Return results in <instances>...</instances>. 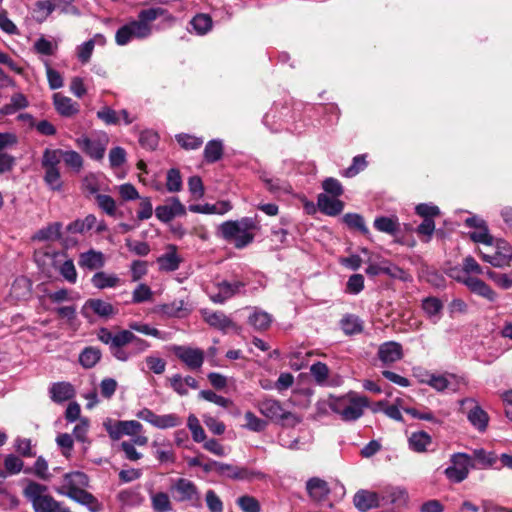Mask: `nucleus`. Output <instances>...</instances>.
<instances>
[{"mask_svg":"<svg viewBox=\"0 0 512 512\" xmlns=\"http://www.w3.org/2000/svg\"><path fill=\"white\" fill-rule=\"evenodd\" d=\"M159 17L167 21H173L174 17L168 10L162 7H151L142 9L137 15V19L131 20L118 28L115 34V42L119 46H125L132 40H143L152 35V23Z\"/></svg>","mask_w":512,"mask_h":512,"instance_id":"obj_1","label":"nucleus"},{"mask_svg":"<svg viewBox=\"0 0 512 512\" xmlns=\"http://www.w3.org/2000/svg\"><path fill=\"white\" fill-rule=\"evenodd\" d=\"M98 339L109 346L111 354L119 361H127L131 357L144 352L149 343L129 330L112 333L108 328L102 327L97 333Z\"/></svg>","mask_w":512,"mask_h":512,"instance_id":"obj_2","label":"nucleus"},{"mask_svg":"<svg viewBox=\"0 0 512 512\" xmlns=\"http://www.w3.org/2000/svg\"><path fill=\"white\" fill-rule=\"evenodd\" d=\"M257 229V222L251 217L240 220H229L219 226L220 236L227 242L233 243L237 249L248 246L254 240L253 231Z\"/></svg>","mask_w":512,"mask_h":512,"instance_id":"obj_3","label":"nucleus"},{"mask_svg":"<svg viewBox=\"0 0 512 512\" xmlns=\"http://www.w3.org/2000/svg\"><path fill=\"white\" fill-rule=\"evenodd\" d=\"M369 401L365 396H360L354 392L347 395L332 398L329 403L330 409L338 414L343 421L351 422L359 419L368 407Z\"/></svg>","mask_w":512,"mask_h":512,"instance_id":"obj_4","label":"nucleus"},{"mask_svg":"<svg viewBox=\"0 0 512 512\" xmlns=\"http://www.w3.org/2000/svg\"><path fill=\"white\" fill-rule=\"evenodd\" d=\"M63 151L64 150L59 148H46L42 154L41 166L44 169L43 180L52 191L59 192L63 188V181L61 179L59 168V165L63 160Z\"/></svg>","mask_w":512,"mask_h":512,"instance_id":"obj_5","label":"nucleus"},{"mask_svg":"<svg viewBox=\"0 0 512 512\" xmlns=\"http://www.w3.org/2000/svg\"><path fill=\"white\" fill-rule=\"evenodd\" d=\"M46 492L47 487L37 482H29L25 487L24 494L31 501L35 512H71Z\"/></svg>","mask_w":512,"mask_h":512,"instance_id":"obj_6","label":"nucleus"},{"mask_svg":"<svg viewBox=\"0 0 512 512\" xmlns=\"http://www.w3.org/2000/svg\"><path fill=\"white\" fill-rule=\"evenodd\" d=\"M451 465L444 470L446 478L452 483H461L464 481L470 472L472 465V458L466 453H454L450 457Z\"/></svg>","mask_w":512,"mask_h":512,"instance_id":"obj_7","label":"nucleus"},{"mask_svg":"<svg viewBox=\"0 0 512 512\" xmlns=\"http://www.w3.org/2000/svg\"><path fill=\"white\" fill-rule=\"evenodd\" d=\"M174 498L178 502H187L192 507H201V496L197 486L189 479L178 478L170 487Z\"/></svg>","mask_w":512,"mask_h":512,"instance_id":"obj_8","label":"nucleus"},{"mask_svg":"<svg viewBox=\"0 0 512 512\" xmlns=\"http://www.w3.org/2000/svg\"><path fill=\"white\" fill-rule=\"evenodd\" d=\"M492 252H482L480 255L485 262L490 263L494 267L509 266L512 260V247L503 239L495 240V245L492 247Z\"/></svg>","mask_w":512,"mask_h":512,"instance_id":"obj_9","label":"nucleus"},{"mask_svg":"<svg viewBox=\"0 0 512 512\" xmlns=\"http://www.w3.org/2000/svg\"><path fill=\"white\" fill-rule=\"evenodd\" d=\"M174 355L183 362L189 370H199L205 360V353L200 348L175 345L172 347Z\"/></svg>","mask_w":512,"mask_h":512,"instance_id":"obj_10","label":"nucleus"},{"mask_svg":"<svg viewBox=\"0 0 512 512\" xmlns=\"http://www.w3.org/2000/svg\"><path fill=\"white\" fill-rule=\"evenodd\" d=\"M109 139L106 134L92 139L82 136L76 140L77 146L82 149L90 158L94 160H102L108 145Z\"/></svg>","mask_w":512,"mask_h":512,"instance_id":"obj_11","label":"nucleus"},{"mask_svg":"<svg viewBox=\"0 0 512 512\" xmlns=\"http://www.w3.org/2000/svg\"><path fill=\"white\" fill-rule=\"evenodd\" d=\"M217 474L233 480L263 479L265 475L260 471L250 470L247 467H239L232 464L222 463Z\"/></svg>","mask_w":512,"mask_h":512,"instance_id":"obj_12","label":"nucleus"},{"mask_svg":"<svg viewBox=\"0 0 512 512\" xmlns=\"http://www.w3.org/2000/svg\"><path fill=\"white\" fill-rule=\"evenodd\" d=\"M155 215L161 222L168 223L177 216H185L186 208L178 197H171L165 204L156 207Z\"/></svg>","mask_w":512,"mask_h":512,"instance_id":"obj_13","label":"nucleus"},{"mask_svg":"<svg viewBox=\"0 0 512 512\" xmlns=\"http://www.w3.org/2000/svg\"><path fill=\"white\" fill-rule=\"evenodd\" d=\"M90 311L101 318H109L117 313V310L111 303L101 299L94 298L88 299L84 303L81 309V314L83 315V317L90 320Z\"/></svg>","mask_w":512,"mask_h":512,"instance_id":"obj_14","label":"nucleus"},{"mask_svg":"<svg viewBox=\"0 0 512 512\" xmlns=\"http://www.w3.org/2000/svg\"><path fill=\"white\" fill-rule=\"evenodd\" d=\"M258 409L265 417L278 421L294 418L291 412L286 411L278 400L267 398L259 402Z\"/></svg>","mask_w":512,"mask_h":512,"instance_id":"obj_15","label":"nucleus"},{"mask_svg":"<svg viewBox=\"0 0 512 512\" xmlns=\"http://www.w3.org/2000/svg\"><path fill=\"white\" fill-rule=\"evenodd\" d=\"M203 320L214 329L226 333L230 329H235L236 324L222 311H212L209 309H202L200 311Z\"/></svg>","mask_w":512,"mask_h":512,"instance_id":"obj_16","label":"nucleus"},{"mask_svg":"<svg viewBox=\"0 0 512 512\" xmlns=\"http://www.w3.org/2000/svg\"><path fill=\"white\" fill-rule=\"evenodd\" d=\"M250 310L248 324L256 331H266L273 322V316L259 307H247Z\"/></svg>","mask_w":512,"mask_h":512,"instance_id":"obj_17","label":"nucleus"},{"mask_svg":"<svg viewBox=\"0 0 512 512\" xmlns=\"http://www.w3.org/2000/svg\"><path fill=\"white\" fill-rule=\"evenodd\" d=\"M377 355L384 364L395 363L403 358V348L395 341L384 342L379 346Z\"/></svg>","mask_w":512,"mask_h":512,"instance_id":"obj_18","label":"nucleus"},{"mask_svg":"<svg viewBox=\"0 0 512 512\" xmlns=\"http://www.w3.org/2000/svg\"><path fill=\"white\" fill-rule=\"evenodd\" d=\"M463 282L472 293L485 298L489 302H495L498 298L497 293L479 278L468 276Z\"/></svg>","mask_w":512,"mask_h":512,"instance_id":"obj_19","label":"nucleus"},{"mask_svg":"<svg viewBox=\"0 0 512 512\" xmlns=\"http://www.w3.org/2000/svg\"><path fill=\"white\" fill-rule=\"evenodd\" d=\"M353 502L355 507L359 511L366 512L370 509L380 506L381 498L380 494L376 492L368 490H359L354 495Z\"/></svg>","mask_w":512,"mask_h":512,"instance_id":"obj_20","label":"nucleus"},{"mask_svg":"<svg viewBox=\"0 0 512 512\" xmlns=\"http://www.w3.org/2000/svg\"><path fill=\"white\" fill-rule=\"evenodd\" d=\"M89 484L88 476L81 471H74L66 473L63 476L62 487L58 489V492H71L72 490H81L87 487Z\"/></svg>","mask_w":512,"mask_h":512,"instance_id":"obj_21","label":"nucleus"},{"mask_svg":"<svg viewBox=\"0 0 512 512\" xmlns=\"http://www.w3.org/2000/svg\"><path fill=\"white\" fill-rule=\"evenodd\" d=\"M166 249L167 251L157 258V263L161 271L173 272L179 268L182 258L177 253L176 245L169 244Z\"/></svg>","mask_w":512,"mask_h":512,"instance_id":"obj_22","label":"nucleus"},{"mask_svg":"<svg viewBox=\"0 0 512 512\" xmlns=\"http://www.w3.org/2000/svg\"><path fill=\"white\" fill-rule=\"evenodd\" d=\"M63 495L68 496L77 503L86 506L91 512H99L102 509V504L90 492L81 490H72L71 492H62Z\"/></svg>","mask_w":512,"mask_h":512,"instance_id":"obj_23","label":"nucleus"},{"mask_svg":"<svg viewBox=\"0 0 512 512\" xmlns=\"http://www.w3.org/2000/svg\"><path fill=\"white\" fill-rule=\"evenodd\" d=\"M317 206L323 214L336 216L343 211L344 203L338 197L320 193L317 197Z\"/></svg>","mask_w":512,"mask_h":512,"instance_id":"obj_24","label":"nucleus"},{"mask_svg":"<svg viewBox=\"0 0 512 512\" xmlns=\"http://www.w3.org/2000/svg\"><path fill=\"white\" fill-rule=\"evenodd\" d=\"M306 489L309 496L316 502H322L326 500L330 493L328 483L318 477L310 478L306 483Z\"/></svg>","mask_w":512,"mask_h":512,"instance_id":"obj_25","label":"nucleus"},{"mask_svg":"<svg viewBox=\"0 0 512 512\" xmlns=\"http://www.w3.org/2000/svg\"><path fill=\"white\" fill-rule=\"evenodd\" d=\"M50 398L55 403H62L75 396V389L69 382H56L49 388Z\"/></svg>","mask_w":512,"mask_h":512,"instance_id":"obj_26","label":"nucleus"},{"mask_svg":"<svg viewBox=\"0 0 512 512\" xmlns=\"http://www.w3.org/2000/svg\"><path fill=\"white\" fill-rule=\"evenodd\" d=\"M120 425L124 435L133 437L134 443L138 446H145L148 443V438L141 435L143 426L136 420H120Z\"/></svg>","mask_w":512,"mask_h":512,"instance_id":"obj_27","label":"nucleus"},{"mask_svg":"<svg viewBox=\"0 0 512 512\" xmlns=\"http://www.w3.org/2000/svg\"><path fill=\"white\" fill-rule=\"evenodd\" d=\"M432 444V437L425 431L413 432L408 438L409 449L416 453H425Z\"/></svg>","mask_w":512,"mask_h":512,"instance_id":"obj_28","label":"nucleus"},{"mask_svg":"<svg viewBox=\"0 0 512 512\" xmlns=\"http://www.w3.org/2000/svg\"><path fill=\"white\" fill-rule=\"evenodd\" d=\"M53 100L56 111L64 117H71L79 111L78 105L71 98L60 93H55Z\"/></svg>","mask_w":512,"mask_h":512,"instance_id":"obj_29","label":"nucleus"},{"mask_svg":"<svg viewBox=\"0 0 512 512\" xmlns=\"http://www.w3.org/2000/svg\"><path fill=\"white\" fill-rule=\"evenodd\" d=\"M381 501L396 506H404L408 501V494L399 487H387L380 494Z\"/></svg>","mask_w":512,"mask_h":512,"instance_id":"obj_30","label":"nucleus"},{"mask_svg":"<svg viewBox=\"0 0 512 512\" xmlns=\"http://www.w3.org/2000/svg\"><path fill=\"white\" fill-rule=\"evenodd\" d=\"M340 328L347 336L360 334L364 329V323L359 316L355 314H345L340 322Z\"/></svg>","mask_w":512,"mask_h":512,"instance_id":"obj_31","label":"nucleus"},{"mask_svg":"<svg viewBox=\"0 0 512 512\" xmlns=\"http://www.w3.org/2000/svg\"><path fill=\"white\" fill-rule=\"evenodd\" d=\"M260 179L266 185L268 191L275 195L280 194H291L293 189L292 186L284 180L279 178L268 177L266 174L260 176Z\"/></svg>","mask_w":512,"mask_h":512,"instance_id":"obj_32","label":"nucleus"},{"mask_svg":"<svg viewBox=\"0 0 512 512\" xmlns=\"http://www.w3.org/2000/svg\"><path fill=\"white\" fill-rule=\"evenodd\" d=\"M62 223L53 222L38 230L33 236L38 241H56L61 238Z\"/></svg>","mask_w":512,"mask_h":512,"instance_id":"obj_33","label":"nucleus"},{"mask_svg":"<svg viewBox=\"0 0 512 512\" xmlns=\"http://www.w3.org/2000/svg\"><path fill=\"white\" fill-rule=\"evenodd\" d=\"M78 263L82 268H88L90 270L101 268L104 265L103 254L91 249L80 254Z\"/></svg>","mask_w":512,"mask_h":512,"instance_id":"obj_34","label":"nucleus"},{"mask_svg":"<svg viewBox=\"0 0 512 512\" xmlns=\"http://www.w3.org/2000/svg\"><path fill=\"white\" fill-rule=\"evenodd\" d=\"M117 499L122 505L129 507L140 506L144 501V497L138 488H129L120 491L117 494Z\"/></svg>","mask_w":512,"mask_h":512,"instance_id":"obj_35","label":"nucleus"},{"mask_svg":"<svg viewBox=\"0 0 512 512\" xmlns=\"http://www.w3.org/2000/svg\"><path fill=\"white\" fill-rule=\"evenodd\" d=\"M91 282L97 289L113 288L120 284V278L116 274L97 272L93 275Z\"/></svg>","mask_w":512,"mask_h":512,"instance_id":"obj_36","label":"nucleus"},{"mask_svg":"<svg viewBox=\"0 0 512 512\" xmlns=\"http://www.w3.org/2000/svg\"><path fill=\"white\" fill-rule=\"evenodd\" d=\"M399 226L400 224L396 216H381L374 220L376 230L390 235H395L399 231Z\"/></svg>","mask_w":512,"mask_h":512,"instance_id":"obj_37","label":"nucleus"},{"mask_svg":"<svg viewBox=\"0 0 512 512\" xmlns=\"http://www.w3.org/2000/svg\"><path fill=\"white\" fill-rule=\"evenodd\" d=\"M151 507L154 512H171L173 505L170 497L165 492H155L150 494Z\"/></svg>","mask_w":512,"mask_h":512,"instance_id":"obj_38","label":"nucleus"},{"mask_svg":"<svg viewBox=\"0 0 512 512\" xmlns=\"http://www.w3.org/2000/svg\"><path fill=\"white\" fill-rule=\"evenodd\" d=\"M102 353L99 348L89 346L82 350L79 355V363L86 369L94 367L101 359Z\"/></svg>","mask_w":512,"mask_h":512,"instance_id":"obj_39","label":"nucleus"},{"mask_svg":"<svg viewBox=\"0 0 512 512\" xmlns=\"http://www.w3.org/2000/svg\"><path fill=\"white\" fill-rule=\"evenodd\" d=\"M29 102L27 97L22 93H16L12 95L10 99V103L4 105L0 109V113L2 115H12L17 111L28 107Z\"/></svg>","mask_w":512,"mask_h":512,"instance_id":"obj_40","label":"nucleus"},{"mask_svg":"<svg viewBox=\"0 0 512 512\" xmlns=\"http://www.w3.org/2000/svg\"><path fill=\"white\" fill-rule=\"evenodd\" d=\"M467 418L480 432H484L486 430L489 417L488 414L479 406H474L467 414Z\"/></svg>","mask_w":512,"mask_h":512,"instance_id":"obj_41","label":"nucleus"},{"mask_svg":"<svg viewBox=\"0 0 512 512\" xmlns=\"http://www.w3.org/2000/svg\"><path fill=\"white\" fill-rule=\"evenodd\" d=\"M223 156V143L221 140H210L204 149V159L208 163H215Z\"/></svg>","mask_w":512,"mask_h":512,"instance_id":"obj_42","label":"nucleus"},{"mask_svg":"<svg viewBox=\"0 0 512 512\" xmlns=\"http://www.w3.org/2000/svg\"><path fill=\"white\" fill-rule=\"evenodd\" d=\"M190 24L198 35H205L212 29V18L208 14H197L195 15Z\"/></svg>","mask_w":512,"mask_h":512,"instance_id":"obj_43","label":"nucleus"},{"mask_svg":"<svg viewBox=\"0 0 512 512\" xmlns=\"http://www.w3.org/2000/svg\"><path fill=\"white\" fill-rule=\"evenodd\" d=\"M81 190L86 197L97 195L100 191L99 178L95 173H88L81 179Z\"/></svg>","mask_w":512,"mask_h":512,"instance_id":"obj_44","label":"nucleus"},{"mask_svg":"<svg viewBox=\"0 0 512 512\" xmlns=\"http://www.w3.org/2000/svg\"><path fill=\"white\" fill-rule=\"evenodd\" d=\"M63 161L69 169L75 173H79L83 169V157L75 150H64Z\"/></svg>","mask_w":512,"mask_h":512,"instance_id":"obj_45","label":"nucleus"},{"mask_svg":"<svg viewBox=\"0 0 512 512\" xmlns=\"http://www.w3.org/2000/svg\"><path fill=\"white\" fill-rule=\"evenodd\" d=\"M216 287L218 289V292L212 293L209 296L211 301H213L214 303L223 304L228 299H230L234 296L233 291L230 287V282H228L226 280L218 282L216 284Z\"/></svg>","mask_w":512,"mask_h":512,"instance_id":"obj_46","label":"nucleus"},{"mask_svg":"<svg viewBox=\"0 0 512 512\" xmlns=\"http://www.w3.org/2000/svg\"><path fill=\"white\" fill-rule=\"evenodd\" d=\"M422 308L429 318L436 317L439 319L440 313L443 309V304L436 297H427L422 302Z\"/></svg>","mask_w":512,"mask_h":512,"instance_id":"obj_47","label":"nucleus"},{"mask_svg":"<svg viewBox=\"0 0 512 512\" xmlns=\"http://www.w3.org/2000/svg\"><path fill=\"white\" fill-rule=\"evenodd\" d=\"M98 207L107 215L115 217L117 206L115 200L106 194H97L95 196Z\"/></svg>","mask_w":512,"mask_h":512,"instance_id":"obj_48","label":"nucleus"},{"mask_svg":"<svg viewBox=\"0 0 512 512\" xmlns=\"http://www.w3.org/2000/svg\"><path fill=\"white\" fill-rule=\"evenodd\" d=\"M344 223L353 229L359 230L364 235L369 234V230L365 225L364 218L357 213H347L343 217Z\"/></svg>","mask_w":512,"mask_h":512,"instance_id":"obj_49","label":"nucleus"},{"mask_svg":"<svg viewBox=\"0 0 512 512\" xmlns=\"http://www.w3.org/2000/svg\"><path fill=\"white\" fill-rule=\"evenodd\" d=\"M176 141L186 150L198 149L203 144L202 138L185 133L176 135Z\"/></svg>","mask_w":512,"mask_h":512,"instance_id":"obj_50","label":"nucleus"},{"mask_svg":"<svg viewBox=\"0 0 512 512\" xmlns=\"http://www.w3.org/2000/svg\"><path fill=\"white\" fill-rule=\"evenodd\" d=\"M166 189L171 192H179L182 189V177L178 169L168 170L166 176Z\"/></svg>","mask_w":512,"mask_h":512,"instance_id":"obj_51","label":"nucleus"},{"mask_svg":"<svg viewBox=\"0 0 512 512\" xmlns=\"http://www.w3.org/2000/svg\"><path fill=\"white\" fill-rule=\"evenodd\" d=\"M187 426L191 431L192 438L195 442L200 443L206 439L205 431L200 425L199 420L195 415L191 414L188 417Z\"/></svg>","mask_w":512,"mask_h":512,"instance_id":"obj_52","label":"nucleus"},{"mask_svg":"<svg viewBox=\"0 0 512 512\" xmlns=\"http://www.w3.org/2000/svg\"><path fill=\"white\" fill-rule=\"evenodd\" d=\"M24 462L22 459L15 454H8L4 458V469L7 474L15 475L22 471Z\"/></svg>","mask_w":512,"mask_h":512,"instance_id":"obj_53","label":"nucleus"},{"mask_svg":"<svg viewBox=\"0 0 512 512\" xmlns=\"http://www.w3.org/2000/svg\"><path fill=\"white\" fill-rule=\"evenodd\" d=\"M199 397L206 401L212 402L218 406L224 407V408H228L233 404L232 400H230L229 398L223 397L221 395H218L215 392H213L212 390L200 391Z\"/></svg>","mask_w":512,"mask_h":512,"instance_id":"obj_54","label":"nucleus"},{"mask_svg":"<svg viewBox=\"0 0 512 512\" xmlns=\"http://www.w3.org/2000/svg\"><path fill=\"white\" fill-rule=\"evenodd\" d=\"M367 166L364 155H357L353 158L352 164L342 172V176L352 178L359 172L363 171Z\"/></svg>","mask_w":512,"mask_h":512,"instance_id":"obj_55","label":"nucleus"},{"mask_svg":"<svg viewBox=\"0 0 512 512\" xmlns=\"http://www.w3.org/2000/svg\"><path fill=\"white\" fill-rule=\"evenodd\" d=\"M310 373L317 384L323 385L327 382L329 368L325 363L317 362L310 367Z\"/></svg>","mask_w":512,"mask_h":512,"instance_id":"obj_56","label":"nucleus"},{"mask_svg":"<svg viewBox=\"0 0 512 512\" xmlns=\"http://www.w3.org/2000/svg\"><path fill=\"white\" fill-rule=\"evenodd\" d=\"M322 188L325 191L324 194L331 195L333 197H340L344 192L340 181L333 177L324 179L322 182Z\"/></svg>","mask_w":512,"mask_h":512,"instance_id":"obj_57","label":"nucleus"},{"mask_svg":"<svg viewBox=\"0 0 512 512\" xmlns=\"http://www.w3.org/2000/svg\"><path fill=\"white\" fill-rule=\"evenodd\" d=\"M56 8L54 0H39L35 3V11L39 21L45 20Z\"/></svg>","mask_w":512,"mask_h":512,"instance_id":"obj_58","label":"nucleus"},{"mask_svg":"<svg viewBox=\"0 0 512 512\" xmlns=\"http://www.w3.org/2000/svg\"><path fill=\"white\" fill-rule=\"evenodd\" d=\"M182 423L181 418L172 413L165 415H158L155 427L158 429H168L179 426Z\"/></svg>","mask_w":512,"mask_h":512,"instance_id":"obj_59","label":"nucleus"},{"mask_svg":"<svg viewBox=\"0 0 512 512\" xmlns=\"http://www.w3.org/2000/svg\"><path fill=\"white\" fill-rule=\"evenodd\" d=\"M34 50L41 55L51 56L55 53L57 50V44L51 42L50 40L46 39L45 37L38 38L34 45Z\"/></svg>","mask_w":512,"mask_h":512,"instance_id":"obj_60","label":"nucleus"},{"mask_svg":"<svg viewBox=\"0 0 512 512\" xmlns=\"http://www.w3.org/2000/svg\"><path fill=\"white\" fill-rule=\"evenodd\" d=\"M159 136L152 130H144L139 137L140 145L148 150H155L158 146Z\"/></svg>","mask_w":512,"mask_h":512,"instance_id":"obj_61","label":"nucleus"},{"mask_svg":"<svg viewBox=\"0 0 512 512\" xmlns=\"http://www.w3.org/2000/svg\"><path fill=\"white\" fill-rule=\"evenodd\" d=\"M427 377V379H423L421 382L428 384L438 392H442L449 387L450 382L444 375L430 374Z\"/></svg>","mask_w":512,"mask_h":512,"instance_id":"obj_62","label":"nucleus"},{"mask_svg":"<svg viewBox=\"0 0 512 512\" xmlns=\"http://www.w3.org/2000/svg\"><path fill=\"white\" fill-rule=\"evenodd\" d=\"M237 504L243 512H260L258 500L252 496L244 495L237 499Z\"/></svg>","mask_w":512,"mask_h":512,"instance_id":"obj_63","label":"nucleus"},{"mask_svg":"<svg viewBox=\"0 0 512 512\" xmlns=\"http://www.w3.org/2000/svg\"><path fill=\"white\" fill-rule=\"evenodd\" d=\"M205 501L210 512H223V502L214 490L206 492Z\"/></svg>","mask_w":512,"mask_h":512,"instance_id":"obj_64","label":"nucleus"}]
</instances>
